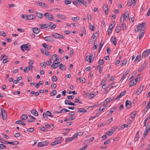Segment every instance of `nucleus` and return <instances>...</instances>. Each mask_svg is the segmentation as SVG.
I'll return each instance as SVG.
<instances>
[{
  "instance_id": "nucleus-3",
  "label": "nucleus",
  "mask_w": 150,
  "mask_h": 150,
  "mask_svg": "<svg viewBox=\"0 0 150 150\" xmlns=\"http://www.w3.org/2000/svg\"><path fill=\"white\" fill-rule=\"evenodd\" d=\"M30 46V44L28 43L21 45V47L23 51H24L25 50L26 51H29L30 50L29 47Z\"/></svg>"
},
{
  "instance_id": "nucleus-60",
  "label": "nucleus",
  "mask_w": 150,
  "mask_h": 150,
  "mask_svg": "<svg viewBox=\"0 0 150 150\" xmlns=\"http://www.w3.org/2000/svg\"><path fill=\"white\" fill-rule=\"evenodd\" d=\"M87 147L88 145H86L82 147V148L79 149V150H85L87 148Z\"/></svg>"
},
{
  "instance_id": "nucleus-55",
  "label": "nucleus",
  "mask_w": 150,
  "mask_h": 150,
  "mask_svg": "<svg viewBox=\"0 0 150 150\" xmlns=\"http://www.w3.org/2000/svg\"><path fill=\"white\" fill-rule=\"evenodd\" d=\"M8 142H7L5 141H4L2 139H1V140H0V142L3 143L5 144H8Z\"/></svg>"
},
{
  "instance_id": "nucleus-6",
  "label": "nucleus",
  "mask_w": 150,
  "mask_h": 150,
  "mask_svg": "<svg viewBox=\"0 0 150 150\" xmlns=\"http://www.w3.org/2000/svg\"><path fill=\"white\" fill-rule=\"evenodd\" d=\"M1 114L2 119L4 120L7 117V114L5 110L2 108H1Z\"/></svg>"
},
{
  "instance_id": "nucleus-17",
  "label": "nucleus",
  "mask_w": 150,
  "mask_h": 150,
  "mask_svg": "<svg viewBox=\"0 0 150 150\" xmlns=\"http://www.w3.org/2000/svg\"><path fill=\"white\" fill-rule=\"evenodd\" d=\"M36 18L35 16L33 14L29 15L28 16L27 20H32L35 19Z\"/></svg>"
},
{
  "instance_id": "nucleus-53",
  "label": "nucleus",
  "mask_w": 150,
  "mask_h": 150,
  "mask_svg": "<svg viewBox=\"0 0 150 150\" xmlns=\"http://www.w3.org/2000/svg\"><path fill=\"white\" fill-rule=\"evenodd\" d=\"M46 113L47 115L48 116L52 117H53V116L51 115V113L49 111H47L46 112Z\"/></svg>"
},
{
  "instance_id": "nucleus-58",
  "label": "nucleus",
  "mask_w": 150,
  "mask_h": 150,
  "mask_svg": "<svg viewBox=\"0 0 150 150\" xmlns=\"http://www.w3.org/2000/svg\"><path fill=\"white\" fill-rule=\"evenodd\" d=\"M45 55L48 57H50L51 55L52 54L50 52H49L47 51V52H46Z\"/></svg>"
},
{
  "instance_id": "nucleus-63",
  "label": "nucleus",
  "mask_w": 150,
  "mask_h": 150,
  "mask_svg": "<svg viewBox=\"0 0 150 150\" xmlns=\"http://www.w3.org/2000/svg\"><path fill=\"white\" fill-rule=\"evenodd\" d=\"M64 3L66 5H68L71 3V2L70 1L65 0L64 1Z\"/></svg>"
},
{
  "instance_id": "nucleus-30",
  "label": "nucleus",
  "mask_w": 150,
  "mask_h": 150,
  "mask_svg": "<svg viewBox=\"0 0 150 150\" xmlns=\"http://www.w3.org/2000/svg\"><path fill=\"white\" fill-rule=\"evenodd\" d=\"M8 144H12V145H17L19 143L17 141H13V142H8Z\"/></svg>"
},
{
  "instance_id": "nucleus-52",
  "label": "nucleus",
  "mask_w": 150,
  "mask_h": 150,
  "mask_svg": "<svg viewBox=\"0 0 150 150\" xmlns=\"http://www.w3.org/2000/svg\"><path fill=\"white\" fill-rule=\"evenodd\" d=\"M116 109L115 107H114L112 108L110 111V114H112L115 110Z\"/></svg>"
},
{
  "instance_id": "nucleus-64",
  "label": "nucleus",
  "mask_w": 150,
  "mask_h": 150,
  "mask_svg": "<svg viewBox=\"0 0 150 150\" xmlns=\"http://www.w3.org/2000/svg\"><path fill=\"white\" fill-rule=\"evenodd\" d=\"M87 18L89 20H91L92 19L91 16V14H87Z\"/></svg>"
},
{
  "instance_id": "nucleus-48",
  "label": "nucleus",
  "mask_w": 150,
  "mask_h": 150,
  "mask_svg": "<svg viewBox=\"0 0 150 150\" xmlns=\"http://www.w3.org/2000/svg\"><path fill=\"white\" fill-rule=\"evenodd\" d=\"M73 139L72 137L70 138H66L65 140V142H69L72 141Z\"/></svg>"
},
{
  "instance_id": "nucleus-38",
  "label": "nucleus",
  "mask_w": 150,
  "mask_h": 150,
  "mask_svg": "<svg viewBox=\"0 0 150 150\" xmlns=\"http://www.w3.org/2000/svg\"><path fill=\"white\" fill-rule=\"evenodd\" d=\"M136 113L137 112L136 111H134L131 113L130 117L132 119H134V118Z\"/></svg>"
},
{
  "instance_id": "nucleus-56",
  "label": "nucleus",
  "mask_w": 150,
  "mask_h": 150,
  "mask_svg": "<svg viewBox=\"0 0 150 150\" xmlns=\"http://www.w3.org/2000/svg\"><path fill=\"white\" fill-rule=\"evenodd\" d=\"M95 96L94 93H90V95L88 96V97L90 99H91L94 97Z\"/></svg>"
},
{
  "instance_id": "nucleus-49",
  "label": "nucleus",
  "mask_w": 150,
  "mask_h": 150,
  "mask_svg": "<svg viewBox=\"0 0 150 150\" xmlns=\"http://www.w3.org/2000/svg\"><path fill=\"white\" fill-rule=\"evenodd\" d=\"M72 19L74 21H79L80 20V18L78 17H74L73 18H72Z\"/></svg>"
},
{
  "instance_id": "nucleus-1",
  "label": "nucleus",
  "mask_w": 150,
  "mask_h": 150,
  "mask_svg": "<svg viewBox=\"0 0 150 150\" xmlns=\"http://www.w3.org/2000/svg\"><path fill=\"white\" fill-rule=\"evenodd\" d=\"M145 23H143L139 25L135 29V31L136 32H138L139 30L142 31L144 30H145Z\"/></svg>"
},
{
  "instance_id": "nucleus-26",
  "label": "nucleus",
  "mask_w": 150,
  "mask_h": 150,
  "mask_svg": "<svg viewBox=\"0 0 150 150\" xmlns=\"http://www.w3.org/2000/svg\"><path fill=\"white\" fill-rule=\"evenodd\" d=\"M87 111L82 108H78V112L81 113H85L87 112Z\"/></svg>"
},
{
  "instance_id": "nucleus-33",
  "label": "nucleus",
  "mask_w": 150,
  "mask_h": 150,
  "mask_svg": "<svg viewBox=\"0 0 150 150\" xmlns=\"http://www.w3.org/2000/svg\"><path fill=\"white\" fill-rule=\"evenodd\" d=\"M16 124H21L23 126H25L26 125V124L25 123H23V121L21 120H19L16 121Z\"/></svg>"
},
{
  "instance_id": "nucleus-27",
  "label": "nucleus",
  "mask_w": 150,
  "mask_h": 150,
  "mask_svg": "<svg viewBox=\"0 0 150 150\" xmlns=\"http://www.w3.org/2000/svg\"><path fill=\"white\" fill-rule=\"evenodd\" d=\"M145 31V30H144V29H143L142 31H140L139 36V40H140L144 35Z\"/></svg>"
},
{
  "instance_id": "nucleus-61",
  "label": "nucleus",
  "mask_w": 150,
  "mask_h": 150,
  "mask_svg": "<svg viewBox=\"0 0 150 150\" xmlns=\"http://www.w3.org/2000/svg\"><path fill=\"white\" fill-rule=\"evenodd\" d=\"M134 16H130L129 18V20L130 22H133L134 21Z\"/></svg>"
},
{
  "instance_id": "nucleus-34",
  "label": "nucleus",
  "mask_w": 150,
  "mask_h": 150,
  "mask_svg": "<svg viewBox=\"0 0 150 150\" xmlns=\"http://www.w3.org/2000/svg\"><path fill=\"white\" fill-rule=\"evenodd\" d=\"M57 16L59 18L63 19H64L66 18L65 16L61 14H57Z\"/></svg>"
},
{
  "instance_id": "nucleus-12",
  "label": "nucleus",
  "mask_w": 150,
  "mask_h": 150,
  "mask_svg": "<svg viewBox=\"0 0 150 150\" xmlns=\"http://www.w3.org/2000/svg\"><path fill=\"white\" fill-rule=\"evenodd\" d=\"M149 123H148V125H146V132H145L144 134V138H145L148 133V132L149 130H150V126L149 125Z\"/></svg>"
},
{
  "instance_id": "nucleus-59",
  "label": "nucleus",
  "mask_w": 150,
  "mask_h": 150,
  "mask_svg": "<svg viewBox=\"0 0 150 150\" xmlns=\"http://www.w3.org/2000/svg\"><path fill=\"white\" fill-rule=\"evenodd\" d=\"M6 147V146L3 144H0V149H4Z\"/></svg>"
},
{
  "instance_id": "nucleus-15",
  "label": "nucleus",
  "mask_w": 150,
  "mask_h": 150,
  "mask_svg": "<svg viewBox=\"0 0 150 150\" xmlns=\"http://www.w3.org/2000/svg\"><path fill=\"white\" fill-rule=\"evenodd\" d=\"M111 40L114 45L116 46L117 42V40L115 37L112 36L111 37Z\"/></svg>"
},
{
  "instance_id": "nucleus-13",
  "label": "nucleus",
  "mask_w": 150,
  "mask_h": 150,
  "mask_svg": "<svg viewBox=\"0 0 150 150\" xmlns=\"http://www.w3.org/2000/svg\"><path fill=\"white\" fill-rule=\"evenodd\" d=\"M92 59V54L91 56L88 55L86 57V61L87 62H89L90 63H91Z\"/></svg>"
},
{
  "instance_id": "nucleus-45",
  "label": "nucleus",
  "mask_w": 150,
  "mask_h": 150,
  "mask_svg": "<svg viewBox=\"0 0 150 150\" xmlns=\"http://www.w3.org/2000/svg\"><path fill=\"white\" fill-rule=\"evenodd\" d=\"M98 64L100 65H103L104 64V60L103 59H100L98 62Z\"/></svg>"
},
{
  "instance_id": "nucleus-20",
  "label": "nucleus",
  "mask_w": 150,
  "mask_h": 150,
  "mask_svg": "<svg viewBox=\"0 0 150 150\" xmlns=\"http://www.w3.org/2000/svg\"><path fill=\"white\" fill-rule=\"evenodd\" d=\"M28 117L30 118V119H28L27 120V121L28 122H32L36 120V119L31 115H28Z\"/></svg>"
},
{
  "instance_id": "nucleus-43",
  "label": "nucleus",
  "mask_w": 150,
  "mask_h": 150,
  "mask_svg": "<svg viewBox=\"0 0 150 150\" xmlns=\"http://www.w3.org/2000/svg\"><path fill=\"white\" fill-rule=\"evenodd\" d=\"M84 1L83 0H76L75 2L76 3V4H81L82 3V1Z\"/></svg>"
},
{
  "instance_id": "nucleus-24",
  "label": "nucleus",
  "mask_w": 150,
  "mask_h": 150,
  "mask_svg": "<svg viewBox=\"0 0 150 150\" xmlns=\"http://www.w3.org/2000/svg\"><path fill=\"white\" fill-rule=\"evenodd\" d=\"M32 30L34 33L36 34L38 33L40 31V29L38 28H33Z\"/></svg>"
},
{
  "instance_id": "nucleus-41",
  "label": "nucleus",
  "mask_w": 150,
  "mask_h": 150,
  "mask_svg": "<svg viewBox=\"0 0 150 150\" xmlns=\"http://www.w3.org/2000/svg\"><path fill=\"white\" fill-rule=\"evenodd\" d=\"M57 93V91L55 90H53L50 93V96H55Z\"/></svg>"
},
{
  "instance_id": "nucleus-10",
  "label": "nucleus",
  "mask_w": 150,
  "mask_h": 150,
  "mask_svg": "<svg viewBox=\"0 0 150 150\" xmlns=\"http://www.w3.org/2000/svg\"><path fill=\"white\" fill-rule=\"evenodd\" d=\"M43 39L44 40L49 42H54V39L51 36L45 37H44Z\"/></svg>"
},
{
  "instance_id": "nucleus-23",
  "label": "nucleus",
  "mask_w": 150,
  "mask_h": 150,
  "mask_svg": "<svg viewBox=\"0 0 150 150\" xmlns=\"http://www.w3.org/2000/svg\"><path fill=\"white\" fill-rule=\"evenodd\" d=\"M42 45L44 48L46 49L47 50L50 49L51 48V47H50V45H47L45 43H42Z\"/></svg>"
},
{
  "instance_id": "nucleus-47",
  "label": "nucleus",
  "mask_w": 150,
  "mask_h": 150,
  "mask_svg": "<svg viewBox=\"0 0 150 150\" xmlns=\"http://www.w3.org/2000/svg\"><path fill=\"white\" fill-rule=\"evenodd\" d=\"M43 117L45 120L47 119L48 117H47V115L45 112H44L43 114Z\"/></svg>"
},
{
  "instance_id": "nucleus-2",
  "label": "nucleus",
  "mask_w": 150,
  "mask_h": 150,
  "mask_svg": "<svg viewBox=\"0 0 150 150\" xmlns=\"http://www.w3.org/2000/svg\"><path fill=\"white\" fill-rule=\"evenodd\" d=\"M52 24V23L49 22L46 24H39L38 27L40 28L41 29H46L48 28V27Z\"/></svg>"
},
{
  "instance_id": "nucleus-28",
  "label": "nucleus",
  "mask_w": 150,
  "mask_h": 150,
  "mask_svg": "<svg viewBox=\"0 0 150 150\" xmlns=\"http://www.w3.org/2000/svg\"><path fill=\"white\" fill-rule=\"evenodd\" d=\"M59 63H55L53 64L51 66V67L52 68L55 69L59 67V65L58 64Z\"/></svg>"
},
{
  "instance_id": "nucleus-25",
  "label": "nucleus",
  "mask_w": 150,
  "mask_h": 150,
  "mask_svg": "<svg viewBox=\"0 0 150 150\" xmlns=\"http://www.w3.org/2000/svg\"><path fill=\"white\" fill-rule=\"evenodd\" d=\"M31 113L35 116H38V112L35 110H32L31 111Z\"/></svg>"
},
{
  "instance_id": "nucleus-57",
  "label": "nucleus",
  "mask_w": 150,
  "mask_h": 150,
  "mask_svg": "<svg viewBox=\"0 0 150 150\" xmlns=\"http://www.w3.org/2000/svg\"><path fill=\"white\" fill-rule=\"evenodd\" d=\"M0 35L3 36L5 37L6 36V34L4 32V31H0Z\"/></svg>"
},
{
  "instance_id": "nucleus-14",
  "label": "nucleus",
  "mask_w": 150,
  "mask_h": 150,
  "mask_svg": "<svg viewBox=\"0 0 150 150\" xmlns=\"http://www.w3.org/2000/svg\"><path fill=\"white\" fill-rule=\"evenodd\" d=\"M35 14L37 17L40 18H42L43 17V15L41 13L36 11L35 13Z\"/></svg>"
},
{
  "instance_id": "nucleus-42",
  "label": "nucleus",
  "mask_w": 150,
  "mask_h": 150,
  "mask_svg": "<svg viewBox=\"0 0 150 150\" xmlns=\"http://www.w3.org/2000/svg\"><path fill=\"white\" fill-rule=\"evenodd\" d=\"M146 66H145V64H143L142 66L138 70V72H140L143 70Z\"/></svg>"
},
{
  "instance_id": "nucleus-51",
  "label": "nucleus",
  "mask_w": 150,
  "mask_h": 150,
  "mask_svg": "<svg viewBox=\"0 0 150 150\" xmlns=\"http://www.w3.org/2000/svg\"><path fill=\"white\" fill-rule=\"evenodd\" d=\"M117 129V128L116 127H113L111 129L110 131L111 132V133H113L114 132L116 131Z\"/></svg>"
},
{
  "instance_id": "nucleus-11",
  "label": "nucleus",
  "mask_w": 150,
  "mask_h": 150,
  "mask_svg": "<svg viewBox=\"0 0 150 150\" xmlns=\"http://www.w3.org/2000/svg\"><path fill=\"white\" fill-rule=\"evenodd\" d=\"M65 104L66 105H71L76 106V104L73 102H71L70 100H66L64 101Z\"/></svg>"
},
{
  "instance_id": "nucleus-7",
  "label": "nucleus",
  "mask_w": 150,
  "mask_h": 150,
  "mask_svg": "<svg viewBox=\"0 0 150 150\" xmlns=\"http://www.w3.org/2000/svg\"><path fill=\"white\" fill-rule=\"evenodd\" d=\"M140 80L139 78H136L134 80H133L130 83V84L129 85V87H131L135 85H136L138 80Z\"/></svg>"
},
{
  "instance_id": "nucleus-31",
  "label": "nucleus",
  "mask_w": 150,
  "mask_h": 150,
  "mask_svg": "<svg viewBox=\"0 0 150 150\" xmlns=\"http://www.w3.org/2000/svg\"><path fill=\"white\" fill-rule=\"evenodd\" d=\"M150 101H149L147 106L144 110V112H145V113L148 111V109L150 108Z\"/></svg>"
},
{
  "instance_id": "nucleus-29",
  "label": "nucleus",
  "mask_w": 150,
  "mask_h": 150,
  "mask_svg": "<svg viewBox=\"0 0 150 150\" xmlns=\"http://www.w3.org/2000/svg\"><path fill=\"white\" fill-rule=\"evenodd\" d=\"M141 54L138 55L137 56L136 58L135 59V61H137V62H139L141 59Z\"/></svg>"
},
{
  "instance_id": "nucleus-39",
  "label": "nucleus",
  "mask_w": 150,
  "mask_h": 150,
  "mask_svg": "<svg viewBox=\"0 0 150 150\" xmlns=\"http://www.w3.org/2000/svg\"><path fill=\"white\" fill-rule=\"evenodd\" d=\"M114 26H115V25L114 24H113L112 23L110 25V26L109 27L108 30L112 31V29H113V28L114 27Z\"/></svg>"
},
{
  "instance_id": "nucleus-22",
  "label": "nucleus",
  "mask_w": 150,
  "mask_h": 150,
  "mask_svg": "<svg viewBox=\"0 0 150 150\" xmlns=\"http://www.w3.org/2000/svg\"><path fill=\"white\" fill-rule=\"evenodd\" d=\"M124 17H125V20L127 21L128 20L129 17V12L128 11H127L125 12Z\"/></svg>"
},
{
  "instance_id": "nucleus-40",
  "label": "nucleus",
  "mask_w": 150,
  "mask_h": 150,
  "mask_svg": "<svg viewBox=\"0 0 150 150\" xmlns=\"http://www.w3.org/2000/svg\"><path fill=\"white\" fill-rule=\"evenodd\" d=\"M111 101V99L110 98H108L106 99H105L104 102V104L106 105L109 102Z\"/></svg>"
},
{
  "instance_id": "nucleus-9",
  "label": "nucleus",
  "mask_w": 150,
  "mask_h": 150,
  "mask_svg": "<svg viewBox=\"0 0 150 150\" xmlns=\"http://www.w3.org/2000/svg\"><path fill=\"white\" fill-rule=\"evenodd\" d=\"M52 36L55 38H59L61 39H63L64 37L60 34L58 33H54L52 34Z\"/></svg>"
},
{
  "instance_id": "nucleus-18",
  "label": "nucleus",
  "mask_w": 150,
  "mask_h": 150,
  "mask_svg": "<svg viewBox=\"0 0 150 150\" xmlns=\"http://www.w3.org/2000/svg\"><path fill=\"white\" fill-rule=\"evenodd\" d=\"M139 131L137 132V133L136 134V135H135V137L134 138V142H136L138 140V139H139Z\"/></svg>"
},
{
  "instance_id": "nucleus-21",
  "label": "nucleus",
  "mask_w": 150,
  "mask_h": 150,
  "mask_svg": "<svg viewBox=\"0 0 150 150\" xmlns=\"http://www.w3.org/2000/svg\"><path fill=\"white\" fill-rule=\"evenodd\" d=\"M126 106L127 108H130L131 106L132 103L130 101L128 100H127L125 102Z\"/></svg>"
},
{
  "instance_id": "nucleus-36",
  "label": "nucleus",
  "mask_w": 150,
  "mask_h": 150,
  "mask_svg": "<svg viewBox=\"0 0 150 150\" xmlns=\"http://www.w3.org/2000/svg\"><path fill=\"white\" fill-rule=\"evenodd\" d=\"M28 118V116L25 114H23L22 115L21 117V118L23 120H26Z\"/></svg>"
},
{
  "instance_id": "nucleus-32",
  "label": "nucleus",
  "mask_w": 150,
  "mask_h": 150,
  "mask_svg": "<svg viewBox=\"0 0 150 150\" xmlns=\"http://www.w3.org/2000/svg\"><path fill=\"white\" fill-rule=\"evenodd\" d=\"M121 29V27L120 25H117L115 28V31L117 33H119Z\"/></svg>"
},
{
  "instance_id": "nucleus-35",
  "label": "nucleus",
  "mask_w": 150,
  "mask_h": 150,
  "mask_svg": "<svg viewBox=\"0 0 150 150\" xmlns=\"http://www.w3.org/2000/svg\"><path fill=\"white\" fill-rule=\"evenodd\" d=\"M125 20V18H124V14H122L121 17V18L120 19V22L121 23H124V22Z\"/></svg>"
},
{
  "instance_id": "nucleus-8",
  "label": "nucleus",
  "mask_w": 150,
  "mask_h": 150,
  "mask_svg": "<svg viewBox=\"0 0 150 150\" xmlns=\"http://www.w3.org/2000/svg\"><path fill=\"white\" fill-rule=\"evenodd\" d=\"M48 144V142L47 141H43L39 142L38 144V146L39 147H43L44 146L47 145Z\"/></svg>"
},
{
  "instance_id": "nucleus-46",
  "label": "nucleus",
  "mask_w": 150,
  "mask_h": 150,
  "mask_svg": "<svg viewBox=\"0 0 150 150\" xmlns=\"http://www.w3.org/2000/svg\"><path fill=\"white\" fill-rule=\"evenodd\" d=\"M58 139H57V140H56V141H57V144H60L61 143V140L62 139V137H60L59 138H58Z\"/></svg>"
},
{
  "instance_id": "nucleus-44",
  "label": "nucleus",
  "mask_w": 150,
  "mask_h": 150,
  "mask_svg": "<svg viewBox=\"0 0 150 150\" xmlns=\"http://www.w3.org/2000/svg\"><path fill=\"white\" fill-rule=\"evenodd\" d=\"M107 105H106L104 104H104L103 105L101 106L100 108V109L99 110L100 111L101 110H103V109H104L106 107Z\"/></svg>"
},
{
  "instance_id": "nucleus-37",
  "label": "nucleus",
  "mask_w": 150,
  "mask_h": 150,
  "mask_svg": "<svg viewBox=\"0 0 150 150\" xmlns=\"http://www.w3.org/2000/svg\"><path fill=\"white\" fill-rule=\"evenodd\" d=\"M59 69L61 70H65L66 69V68L65 67V66L62 64H61L59 66Z\"/></svg>"
},
{
  "instance_id": "nucleus-50",
  "label": "nucleus",
  "mask_w": 150,
  "mask_h": 150,
  "mask_svg": "<svg viewBox=\"0 0 150 150\" xmlns=\"http://www.w3.org/2000/svg\"><path fill=\"white\" fill-rule=\"evenodd\" d=\"M21 17L22 18H24L26 20H27L28 16L25 14H21Z\"/></svg>"
},
{
  "instance_id": "nucleus-62",
  "label": "nucleus",
  "mask_w": 150,
  "mask_h": 150,
  "mask_svg": "<svg viewBox=\"0 0 150 150\" xmlns=\"http://www.w3.org/2000/svg\"><path fill=\"white\" fill-rule=\"evenodd\" d=\"M74 97V96L73 95L69 96H67V98L69 99H72Z\"/></svg>"
},
{
  "instance_id": "nucleus-54",
  "label": "nucleus",
  "mask_w": 150,
  "mask_h": 150,
  "mask_svg": "<svg viewBox=\"0 0 150 150\" xmlns=\"http://www.w3.org/2000/svg\"><path fill=\"white\" fill-rule=\"evenodd\" d=\"M52 58L53 60H55L57 59V56L56 54H54L52 56Z\"/></svg>"
},
{
  "instance_id": "nucleus-16",
  "label": "nucleus",
  "mask_w": 150,
  "mask_h": 150,
  "mask_svg": "<svg viewBox=\"0 0 150 150\" xmlns=\"http://www.w3.org/2000/svg\"><path fill=\"white\" fill-rule=\"evenodd\" d=\"M126 92V91H122V93H120V94L117 97V98L115 99V100H119L123 96L125 95Z\"/></svg>"
},
{
  "instance_id": "nucleus-4",
  "label": "nucleus",
  "mask_w": 150,
  "mask_h": 150,
  "mask_svg": "<svg viewBox=\"0 0 150 150\" xmlns=\"http://www.w3.org/2000/svg\"><path fill=\"white\" fill-rule=\"evenodd\" d=\"M150 52V49H147L145 50L142 54V59H144L146 57L148 56Z\"/></svg>"
},
{
  "instance_id": "nucleus-19",
  "label": "nucleus",
  "mask_w": 150,
  "mask_h": 150,
  "mask_svg": "<svg viewBox=\"0 0 150 150\" xmlns=\"http://www.w3.org/2000/svg\"><path fill=\"white\" fill-rule=\"evenodd\" d=\"M143 89V87H141L139 88H138L137 91L135 93V94L137 95H139L141 92L142 91Z\"/></svg>"
},
{
  "instance_id": "nucleus-5",
  "label": "nucleus",
  "mask_w": 150,
  "mask_h": 150,
  "mask_svg": "<svg viewBox=\"0 0 150 150\" xmlns=\"http://www.w3.org/2000/svg\"><path fill=\"white\" fill-rule=\"evenodd\" d=\"M44 16L45 18L50 21H52L54 19L53 16L51 13H45L44 14Z\"/></svg>"
}]
</instances>
